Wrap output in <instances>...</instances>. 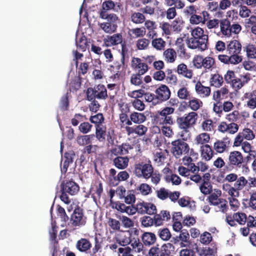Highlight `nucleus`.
<instances>
[{"label":"nucleus","mask_w":256,"mask_h":256,"mask_svg":"<svg viewBox=\"0 0 256 256\" xmlns=\"http://www.w3.org/2000/svg\"><path fill=\"white\" fill-rule=\"evenodd\" d=\"M122 35V33H117L112 36H108L104 40L105 42H108L111 46H117L122 44L124 42Z\"/></svg>","instance_id":"obj_25"},{"label":"nucleus","mask_w":256,"mask_h":256,"mask_svg":"<svg viewBox=\"0 0 256 256\" xmlns=\"http://www.w3.org/2000/svg\"><path fill=\"white\" fill-rule=\"evenodd\" d=\"M164 60L168 62H174L176 58V53L173 48H168L164 52Z\"/></svg>","instance_id":"obj_41"},{"label":"nucleus","mask_w":256,"mask_h":256,"mask_svg":"<svg viewBox=\"0 0 256 256\" xmlns=\"http://www.w3.org/2000/svg\"><path fill=\"white\" fill-rule=\"evenodd\" d=\"M138 190H140L142 195L146 196L152 192V188L148 184L143 183L140 185Z\"/></svg>","instance_id":"obj_64"},{"label":"nucleus","mask_w":256,"mask_h":256,"mask_svg":"<svg viewBox=\"0 0 256 256\" xmlns=\"http://www.w3.org/2000/svg\"><path fill=\"white\" fill-rule=\"evenodd\" d=\"M192 36L188 43V47L191 49L198 48L204 51L208 48V35L204 34L202 28L197 27L192 30Z\"/></svg>","instance_id":"obj_2"},{"label":"nucleus","mask_w":256,"mask_h":256,"mask_svg":"<svg viewBox=\"0 0 256 256\" xmlns=\"http://www.w3.org/2000/svg\"><path fill=\"white\" fill-rule=\"evenodd\" d=\"M204 60L202 68L206 70H212L215 64L214 58L208 56L205 58L204 57Z\"/></svg>","instance_id":"obj_51"},{"label":"nucleus","mask_w":256,"mask_h":256,"mask_svg":"<svg viewBox=\"0 0 256 256\" xmlns=\"http://www.w3.org/2000/svg\"><path fill=\"white\" fill-rule=\"evenodd\" d=\"M197 170L198 169L196 168V164H192L190 167L187 168L180 166L178 168V172L182 176L190 178L196 183H200L202 182L201 175L194 174Z\"/></svg>","instance_id":"obj_10"},{"label":"nucleus","mask_w":256,"mask_h":256,"mask_svg":"<svg viewBox=\"0 0 256 256\" xmlns=\"http://www.w3.org/2000/svg\"><path fill=\"white\" fill-rule=\"evenodd\" d=\"M86 217L84 216L83 210L78 206L73 212L71 217L70 222L74 226H81L86 223Z\"/></svg>","instance_id":"obj_12"},{"label":"nucleus","mask_w":256,"mask_h":256,"mask_svg":"<svg viewBox=\"0 0 256 256\" xmlns=\"http://www.w3.org/2000/svg\"><path fill=\"white\" fill-rule=\"evenodd\" d=\"M129 177L130 174L126 171H120L116 176L109 178V184L112 186H117L120 182L126 180Z\"/></svg>","instance_id":"obj_22"},{"label":"nucleus","mask_w":256,"mask_h":256,"mask_svg":"<svg viewBox=\"0 0 256 256\" xmlns=\"http://www.w3.org/2000/svg\"><path fill=\"white\" fill-rule=\"evenodd\" d=\"M143 74L139 73L132 74L130 77L131 84L136 86L141 85L142 84V76Z\"/></svg>","instance_id":"obj_53"},{"label":"nucleus","mask_w":256,"mask_h":256,"mask_svg":"<svg viewBox=\"0 0 256 256\" xmlns=\"http://www.w3.org/2000/svg\"><path fill=\"white\" fill-rule=\"evenodd\" d=\"M77 47L82 52L86 50L88 48L89 44L88 42L87 38L86 36H82L76 42Z\"/></svg>","instance_id":"obj_47"},{"label":"nucleus","mask_w":256,"mask_h":256,"mask_svg":"<svg viewBox=\"0 0 256 256\" xmlns=\"http://www.w3.org/2000/svg\"><path fill=\"white\" fill-rule=\"evenodd\" d=\"M228 92V89L225 87H223L220 90L214 92L213 98L216 101L219 102L220 100L226 98Z\"/></svg>","instance_id":"obj_39"},{"label":"nucleus","mask_w":256,"mask_h":256,"mask_svg":"<svg viewBox=\"0 0 256 256\" xmlns=\"http://www.w3.org/2000/svg\"><path fill=\"white\" fill-rule=\"evenodd\" d=\"M204 60V56L196 55L194 56L192 60L193 64L197 68H202L203 66Z\"/></svg>","instance_id":"obj_63"},{"label":"nucleus","mask_w":256,"mask_h":256,"mask_svg":"<svg viewBox=\"0 0 256 256\" xmlns=\"http://www.w3.org/2000/svg\"><path fill=\"white\" fill-rule=\"evenodd\" d=\"M130 32L136 38L142 37L146 34V30L144 27L136 28L130 30Z\"/></svg>","instance_id":"obj_61"},{"label":"nucleus","mask_w":256,"mask_h":256,"mask_svg":"<svg viewBox=\"0 0 256 256\" xmlns=\"http://www.w3.org/2000/svg\"><path fill=\"white\" fill-rule=\"evenodd\" d=\"M242 49L240 42L236 40H232L228 42L226 46V51L229 56L220 54L218 60L226 64H236L240 63L242 60V56L240 55Z\"/></svg>","instance_id":"obj_1"},{"label":"nucleus","mask_w":256,"mask_h":256,"mask_svg":"<svg viewBox=\"0 0 256 256\" xmlns=\"http://www.w3.org/2000/svg\"><path fill=\"white\" fill-rule=\"evenodd\" d=\"M96 98L98 99L105 100L108 98L107 90L103 84H98L96 87Z\"/></svg>","instance_id":"obj_44"},{"label":"nucleus","mask_w":256,"mask_h":256,"mask_svg":"<svg viewBox=\"0 0 256 256\" xmlns=\"http://www.w3.org/2000/svg\"><path fill=\"white\" fill-rule=\"evenodd\" d=\"M177 96L180 100H188L191 97L190 92L186 87H182L180 88L178 92Z\"/></svg>","instance_id":"obj_46"},{"label":"nucleus","mask_w":256,"mask_h":256,"mask_svg":"<svg viewBox=\"0 0 256 256\" xmlns=\"http://www.w3.org/2000/svg\"><path fill=\"white\" fill-rule=\"evenodd\" d=\"M195 90L198 94L203 98L209 96L211 92L210 87L204 86L200 81L196 82Z\"/></svg>","instance_id":"obj_26"},{"label":"nucleus","mask_w":256,"mask_h":256,"mask_svg":"<svg viewBox=\"0 0 256 256\" xmlns=\"http://www.w3.org/2000/svg\"><path fill=\"white\" fill-rule=\"evenodd\" d=\"M150 41L148 39L143 38L139 39L136 42V47L140 50L146 49L150 44Z\"/></svg>","instance_id":"obj_59"},{"label":"nucleus","mask_w":256,"mask_h":256,"mask_svg":"<svg viewBox=\"0 0 256 256\" xmlns=\"http://www.w3.org/2000/svg\"><path fill=\"white\" fill-rule=\"evenodd\" d=\"M246 215L243 212H236L232 216L230 215L226 216V221L231 226H236V222L240 224H244L246 222Z\"/></svg>","instance_id":"obj_15"},{"label":"nucleus","mask_w":256,"mask_h":256,"mask_svg":"<svg viewBox=\"0 0 256 256\" xmlns=\"http://www.w3.org/2000/svg\"><path fill=\"white\" fill-rule=\"evenodd\" d=\"M200 190L204 194H210L212 190V186L210 182H202L200 186Z\"/></svg>","instance_id":"obj_58"},{"label":"nucleus","mask_w":256,"mask_h":256,"mask_svg":"<svg viewBox=\"0 0 256 256\" xmlns=\"http://www.w3.org/2000/svg\"><path fill=\"white\" fill-rule=\"evenodd\" d=\"M240 118V112L237 110L227 114L226 116V120L230 122H236Z\"/></svg>","instance_id":"obj_56"},{"label":"nucleus","mask_w":256,"mask_h":256,"mask_svg":"<svg viewBox=\"0 0 256 256\" xmlns=\"http://www.w3.org/2000/svg\"><path fill=\"white\" fill-rule=\"evenodd\" d=\"M92 247V244L88 239L82 238L76 244V248L80 252H88Z\"/></svg>","instance_id":"obj_29"},{"label":"nucleus","mask_w":256,"mask_h":256,"mask_svg":"<svg viewBox=\"0 0 256 256\" xmlns=\"http://www.w3.org/2000/svg\"><path fill=\"white\" fill-rule=\"evenodd\" d=\"M202 155L206 160H210L212 156L214 151L208 144H204L201 146Z\"/></svg>","instance_id":"obj_43"},{"label":"nucleus","mask_w":256,"mask_h":256,"mask_svg":"<svg viewBox=\"0 0 256 256\" xmlns=\"http://www.w3.org/2000/svg\"><path fill=\"white\" fill-rule=\"evenodd\" d=\"M124 202L126 204H132L136 201V196L132 190H128L123 198Z\"/></svg>","instance_id":"obj_55"},{"label":"nucleus","mask_w":256,"mask_h":256,"mask_svg":"<svg viewBox=\"0 0 256 256\" xmlns=\"http://www.w3.org/2000/svg\"><path fill=\"white\" fill-rule=\"evenodd\" d=\"M188 102H184V107L186 108L187 107L190 108L194 112L199 110L203 106L202 101L196 98L191 96L190 99H188Z\"/></svg>","instance_id":"obj_23"},{"label":"nucleus","mask_w":256,"mask_h":256,"mask_svg":"<svg viewBox=\"0 0 256 256\" xmlns=\"http://www.w3.org/2000/svg\"><path fill=\"white\" fill-rule=\"evenodd\" d=\"M96 136L100 142H104L106 140V128L105 125H96Z\"/></svg>","instance_id":"obj_33"},{"label":"nucleus","mask_w":256,"mask_h":256,"mask_svg":"<svg viewBox=\"0 0 256 256\" xmlns=\"http://www.w3.org/2000/svg\"><path fill=\"white\" fill-rule=\"evenodd\" d=\"M174 246L170 243L164 244L160 246L158 244L152 247L148 252L150 256H172Z\"/></svg>","instance_id":"obj_9"},{"label":"nucleus","mask_w":256,"mask_h":256,"mask_svg":"<svg viewBox=\"0 0 256 256\" xmlns=\"http://www.w3.org/2000/svg\"><path fill=\"white\" fill-rule=\"evenodd\" d=\"M90 120L91 122L96 125L103 124L104 120V118L102 113L97 114L94 116H90Z\"/></svg>","instance_id":"obj_49"},{"label":"nucleus","mask_w":256,"mask_h":256,"mask_svg":"<svg viewBox=\"0 0 256 256\" xmlns=\"http://www.w3.org/2000/svg\"><path fill=\"white\" fill-rule=\"evenodd\" d=\"M248 182V180L244 176L238 177L237 180L235 181L234 184V186L231 187L228 190L229 194L232 196H238L239 195L238 191L242 190Z\"/></svg>","instance_id":"obj_13"},{"label":"nucleus","mask_w":256,"mask_h":256,"mask_svg":"<svg viewBox=\"0 0 256 256\" xmlns=\"http://www.w3.org/2000/svg\"><path fill=\"white\" fill-rule=\"evenodd\" d=\"M210 138L208 134L206 133H202L198 135L196 138L198 144H203L207 143L210 140Z\"/></svg>","instance_id":"obj_60"},{"label":"nucleus","mask_w":256,"mask_h":256,"mask_svg":"<svg viewBox=\"0 0 256 256\" xmlns=\"http://www.w3.org/2000/svg\"><path fill=\"white\" fill-rule=\"evenodd\" d=\"M177 72L184 77L191 79L192 78L193 72L192 70L188 69L187 66L184 64H180L177 67Z\"/></svg>","instance_id":"obj_31"},{"label":"nucleus","mask_w":256,"mask_h":256,"mask_svg":"<svg viewBox=\"0 0 256 256\" xmlns=\"http://www.w3.org/2000/svg\"><path fill=\"white\" fill-rule=\"evenodd\" d=\"M246 54L248 58H256V47L254 45L248 44L246 46Z\"/></svg>","instance_id":"obj_57"},{"label":"nucleus","mask_w":256,"mask_h":256,"mask_svg":"<svg viewBox=\"0 0 256 256\" xmlns=\"http://www.w3.org/2000/svg\"><path fill=\"white\" fill-rule=\"evenodd\" d=\"M244 98L248 100L247 107L252 110L256 108V90L245 93Z\"/></svg>","instance_id":"obj_28"},{"label":"nucleus","mask_w":256,"mask_h":256,"mask_svg":"<svg viewBox=\"0 0 256 256\" xmlns=\"http://www.w3.org/2000/svg\"><path fill=\"white\" fill-rule=\"evenodd\" d=\"M102 192V184L101 182H98V185L96 186L95 194H92V197L95 202L96 201L97 199L100 200V198Z\"/></svg>","instance_id":"obj_52"},{"label":"nucleus","mask_w":256,"mask_h":256,"mask_svg":"<svg viewBox=\"0 0 256 256\" xmlns=\"http://www.w3.org/2000/svg\"><path fill=\"white\" fill-rule=\"evenodd\" d=\"M131 246H132L133 249H134V250L137 252H140L142 251L144 248V244L142 243L138 238H132L130 243Z\"/></svg>","instance_id":"obj_54"},{"label":"nucleus","mask_w":256,"mask_h":256,"mask_svg":"<svg viewBox=\"0 0 256 256\" xmlns=\"http://www.w3.org/2000/svg\"><path fill=\"white\" fill-rule=\"evenodd\" d=\"M152 44L156 50H164L166 46V42L162 38H156L152 40Z\"/></svg>","instance_id":"obj_45"},{"label":"nucleus","mask_w":256,"mask_h":256,"mask_svg":"<svg viewBox=\"0 0 256 256\" xmlns=\"http://www.w3.org/2000/svg\"><path fill=\"white\" fill-rule=\"evenodd\" d=\"M209 18L210 14L208 12L204 10L200 13V14H198L197 12L192 14L190 17V21L192 24H197L200 23L204 24Z\"/></svg>","instance_id":"obj_21"},{"label":"nucleus","mask_w":256,"mask_h":256,"mask_svg":"<svg viewBox=\"0 0 256 256\" xmlns=\"http://www.w3.org/2000/svg\"><path fill=\"white\" fill-rule=\"evenodd\" d=\"M142 240L144 245L150 246L156 242V236L154 233L145 232L142 236Z\"/></svg>","instance_id":"obj_32"},{"label":"nucleus","mask_w":256,"mask_h":256,"mask_svg":"<svg viewBox=\"0 0 256 256\" xmlns=\"http://www.w3.org/2000/svg\"><path fill=\"white\" fill-rule=\"evenodd\" d=\"M80 190L78 185L72 180H64L61 184L62 194L60 200L66 204L70 202V200L68 194L71 196L76 194Z\"/></svg>","instance_id":"obj_3"},{"label":"nucleus","mask_w":256,"mask_h":256,"mask_svg":"<svg viewBox=\"0 0 256 256\" xmlns=\"http://www.w3.org/2000/svg\"><path fill=\"white\" fill-rule=\"evenodd\" d=\"M239 129L238 125L236 122L228 124L226 122H221L218 127V130L222 133H228L234 134L236 133Z\"/></svg>","instance_id":"obj_16"},{"label":"nucleus","mask_w":256,"mask_h":256,"mask_svg":"<svg viewBox=\"0 0 256 256\" xmlns=\"http://www.w3.org/2000/svg\"><path fill=\"white\" fill-rule=\"evenodd\" d=\"M130 20L134 24H142L145 22L146 18L142 12H134L131 14Z\"/></svg>","instance_id":"obj_42"},{"label":"nucleus","mask_w":256,"mask_h":256,"mask_svg":"<svg viewBox=\"0 0 256 256\" xmlns=\"http://www.w3.org/2000/svg\"><path fill=\"white\" fill-rule=\"evenodd\" d=\"M130 234H128V236L122 234H120L116 238V242L121 246H126L130 243L132 239L130 238Z\"/></svg>","instance_id":"obj_48"},{"label":"nucleus","mask_w":256,"mask_h":256,"mask_svg":"<svg viewBox=\"0 0 256 256\" xmlns=\"http://www.w3.org/2000/svg\"><path fill=\"white\" fill-rule=\"evenodd\" d=\"M131 122L134 124H141L146 120V116L143 113L134 112L130 116Z\"/></svg>","instance_id":"obj_35"},{"label":"nucleus","mask_w":256,"mask_h":256,"mask_svg":"<svg viewBox=\"0 0 256 256\" xmlns=\"http://www.w3.org/2000/svg\"><path fill=\"white\" fill-rule=\"evenodd\" d=\"M113 164L120 170L126 168L128 164L129 158L127 156H118L113 158Z\"/></svg>","instance_id":"obj_27"},{"label":"nucleus","mask_w":256,"mask_h":256,"mask_svg":"<svg viewBox=\"0 0 256 256\" xmlns=\"http://www.w3.org/2000/svg\"><path fill=\"white\" fill-rule=\"evenodd\" d=\"M230 138L227 136L222 140H218L214 143V148L217 152L222 153L230 146Z\"/></svg>","instance_id":"obj_19"},{"label":"nucleus","mask_w":256,"mask_h":256,"mask_svg":"<svg viewBox=\"0 0 256 256\" xmlns=\"http://www.w3.org/2000/svg\"><path fill=\"white\" fill-rule=\"evenodd\" d=\"M94 138V134L88 135H83L77 138V142L80 146H86L92 143V140Z\"/></svg>","instance_id":"obj_37"},{"label":"nucleus","mask_w":256,"mask_h":256,"mask_svg":"<svg viewBox=\"0 0 256 256\" xmlns=\"http://www.w3.org/2000/svg\"><path fill=\"white\" fill-rule=\"evenodd\" d=\"M154 120L156 124L162 125V126L167 124L172 125L174 124V120L172 116H162L160 113L158 114L155 116Z\"/></svg>","instance_id":"obj_30"},{"label":"nucleus","mask_w":256,"mask_h":256,"mask_svg":"<svg viewBox=\"0 0 256 256\" xmlns=\"http://www.w3.org/2000/svg\"><path fill=\"white\" fill-rule=\"evenodd\" d=\"M130 52L129 50L128 46L126 44V42L124 41V42L121 44V58L120 62L124 66L125 64L126 60H128L130 57Z\"/></svg>","instance_id":"obj_36"},{"label":"nucleus","mask_w":256,"mask_h":256,"mask_svg":"<svg viewBox=\"0 0 256 256\" xmlns=\"http://www.w3.org/2000/svg\"><path fill=\"white\" fill-rule=\"evenodd\" d=\"M245 159L242 154L237 150H234L229 153L228 161L224 170L230 172L234 169H238L244 167Z\"/></svg>","instance_id":"obj_4"},{"label":"nucleus","mask_w":256,"mask_h":256,"mask_svg":"<svg viewBox=\"0 0 256 256\" xmlns=\"http://www.w3.org/2000/svg\"><path fill=\"white\" fill-rule=\"evenodd\" d=\"M210 82L211 86L220 88L223 84L224 78L220 74H215L212 75Z\"/></svg>","instance_id":"obj_38"},{"label":"nucleus","mask_w":256,"mask_h":256,"mask_svg":"<svg viewBox=\"0 0 256 256\" xmlns=\"http://www.w3.org/2000/svg\"><path fill=\"white\" fill-rule=\"evenodd\" d=\"M250 74L246 73L244 75L240 74L239 78H236L230 84L236 90H239L250 80Z\"/></svg>","instance_id":"obj_20"},{"label":"nucleus","mask_w":256,"mask_h":256,"mask_svg":"<svg viewBox=\"0 0 256 256\" xmlns=\"http://www.w3.org/2000/svg\"><path fill=\"white\" fill-rule=\"evenodd\" d=\"M198 117V115L196 112H191L182 116H178L176 122L180 130L186 132H188L190 128L193 127L196 124Z\"/></svg>","instance_id":"obj_5"},{"label":"nucleus","mask_w":256,"mask_h":256,"mask_svg":"<svg viewBox=\"0 0 256 256\" xmlns=\"http://www.w3.org/2000/svg\"><path fill=\"white\" fill-rule=\"evenodd\" d=\"M69 106L68 92L63 96L60 101V108L62 110H67Z\"/></svg>","instance_id":"obj_62"},{"label":"nucleus","mask_w":256,"mask_h":256,"mask_svg":"<svg viewBox=\"0 0 256 256\" xmlns=\"http://www.w3.org/2000/svg\"><path fill=\"white\" fill-rule=\"evenodd\" d=\"M131 66L134 70L137 72V73L141 74H144L148 70V64L138 58H132Z\"/></svg>","instance_id":"obj_18"},{"label":"nucleus","mask_w":256,"mask_h":256,"mask_svg":"<svg viewBox=\"0 0 256 256\" xmlns=\"http://www.w3.org/2000/svg\"><path fill=\"white\" fill-rule=\"evenodd\" d=\"M230 16L229 18H224L220 20V32L222 35L230 37L232 34H237L242 30L240 24L232 22Z\"/></svg>","instance_id":"obj_7"},{"label":"nucleus","mask_w":256,"mask_h":256,"mask_svg":"<svg viewBox=\"0 0 256 256\" xmlns=\"http://www.w3.org/2000/svg\"><path fill=\"white\" fill-rule=\"evenodd\" d=\"M74 156L75 153L72 150L66 152L62 156L60 163L62 173L65 174L66 172L68 166L72 164Z\"/></svg>","instance_id":"obj_14"},{"label":"nucleus","mask_w":256,"mask_h":256,"mask_svg":"<svg viewBox=\"0 0 256 256\" xmlns=\"http://www.w3.org/2000/svg\"><path fill=\"white\" fill-rule=\"evenodd\" d=\"M171 152L176 158L187 154L190 150L188 144L182 140L178 139L172 142Z\"/></svg>","instance_id":"obj_11"},{"label":"nucleus","mask_w":256,"mask_h":256,"mask_svg":"<svg viewBox=\"0 0 256 256\" xmlns=\"http://www.w3.org/2000/svg\"><path fill=\"white\" fill-rule=\"evenodd\" d=\"M155 94H156L159 104L169 100L171 94L169 88L165 84H162L156 88Z\"/></svg>","instance_id":"obj_17"},{"label":"nucleus","mask_w":256,"mask_h":256,"mask_svg":"<svg viewBox=\"0 0 256 256\" xmlns=\"http://www.w3.org/2000/svg\"><path fill=\"white\" fill-rule=\"evenodd\" d=\"M230 16L229 18H224L220 20V32L222 35L230 37L232 34H237L242 30L240 24L232 22Z\"/></svg>","instance_id":"obj_6"},{"label":"nucleus","mask_w":256,"mask_h":256,"mask_svg":"<svg viewBox=\"0 0 256 256\" xmlns=\"http://www.w3.org/2000/svg\"><path fill=\"white\" fill-rule=\"evenodd\" d=\"M132 97L135 98V99L134 100L132 104V106L136 110L139 111H142L145 108V105L142 101L137 98L140 97L142 96H140V94H142V93L139 92V90H135L132 92Z\"/></svg>","instance_id":"obj_24"},{"label":"nucleus","mask_w":256,"mask_h":256,"mask_svg":"<svg viewBox=\"0 0 256 256\" xmlns=\"http://www.w3.org/2000/svg\"><path fill=\"white\" fill-rule=\"evenodd\" d=\"M100 16L102 19L106 20V22L110 24H117L116 22L118 20V17L115 14H108L106 10L101 11Z\"/></svg>","instance_id":"obj_34"},{"label":"nucleus","mask_w":256,"mask_h":256,"mask_svg":"<svg viewBox=\"0 0 256 256\" xmlns=\"http://www.w3.org/2000/svg\"><path fill=\"white\" fill-rule=\"evenodd\" d=\"M100 26L105 32L112 34L116 32L117 24L104 22L100 24Z\"/></svg>","instance_id":"obj_40"},{"label":"nucleus","mask_w":256,"mask_h":256,"mask_svg":"<svg viewBox=\"0 0 256 256\" xmlns=\"http://www.w3.org/2000/svg\"><path fill=\"white\" fill-rule=\"evenodd\" d=\"M158 236L164 241L168 240L172 236L171 233L168 228L160 229L158 232Z\"/></svg>","instance_id":"obj_50"},{"label":"nucleus","mask_w":256,"mask_h":256,"mask_svg":"<svg viewBox=\"0 0 256 256\" xmlns=\"http://www.w3.org/2000/svg\"><path fill=\"white\" fill-rule=\"evenodd\" d=\"M154 170L152 162L148 160L146 162H141L135 164L134 172L138 178H142L148 180L150 178Z\"/></svg>","instance_id":"obj_8"}]
</instances>
